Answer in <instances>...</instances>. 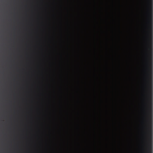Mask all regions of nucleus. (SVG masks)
<instances>
[{
  "label": "nucleus",
  "mask_w": 153,
  "mask_h": 153,
  "mask_svg": "<svg viewBox=\"0 0 153 153\" xmlns=\"http://www.w3.org/2000/svg\"><path fill=\"white\" fill-rule=\"evenodd\" d=\"M149 125H150L151 128V127H152V120H151L149 122Z\"/></svg>",
  "instance_id": "obj_7"
},
{
  "label": "nucleus",
  "mask_w": 153,
  "mask_h": 153,
  "mask_svg": "<svg viewBox=\"0 0 153 153\" xmlns=\"http://www.w3.org/2000/svg\"><path fill=\"white\" fill-rule=\"evenodd\" d=\"M152 115H91V116H149L152 117Z\"/></svg>",
  "instance_id": "obj_4"
},
{
  "label": "nucleus",
  "mask_w": 153,
  "mask_h": 153,
  "mask_svg": "<svg viewBox=\"0 0 153 153\" xmlns=\"http://www.w3.org/2000/svg\"><path fill=\"white\" fill-rule=\"evenodd\" d=\"M150 78H151V74H152V69H151V68L150 69Z\"/></svg>",
  "instance_id": "obj_6"
},
{
  "label": "nucleus",
  "mask_w": 153,
  "mask_h": 153,
  "mask_svg": "<svg viewBox=\"0 0 153 153\" xmlns=\"http://www.w3.org/2000/svg\"><path fill=\"white\" fill-rule=\"evenodd\" d=\"M151 65H152V64H151V63H150V65H151Z\"/></svg>",
  "instance_id": "obj_8"
},
{
  "label": "nucleus",
  "mask_w": 153,
  "mask_h": 153,
  "mask_svg": "<svg viewBox=\"0 0 153 153\" xmlns=\"http://www.w3.org/2000/svg\"><path fill=\"white\" fill-rule=\"evenodd\" d=\"M9 115H128V114H9Z\"/></svg>",
  "instance_id": "obj_2"
},
{
  "label": "nucleus",
  "mask_w": 153,
  "mask_h": 153,
  "mask_svg": "<svg viewBox=\"0 0 153 153\" xmlns=\"http://www.w3.org/2000/svg\"><path fill=\"white\" fill-rule=\"evenodd\" d=\"M149 144L147 143V144L149 145L150 147V153H151V150H152V135L151 133V134L150 136V138L149 139Z\"/></svg>",
  "instance_id": "obj_5"
},
{
  "label": "nucleus",
  "mask_w": 153,
  "mask_h": 153,
  "mask_svg": "<svg viewBox=\"0 0 153 153\" xmlns=\"http://www.w3.org/2000/svg\"><path fill=\"white\" fill-rule=\"evenodd\" d=\"M149 28L150 29V34L151 36L150 39V49L151 51L152 48H151V43H152V40H151V36H152V0H149Z\"/></svg>",
  "instance_id": "obj_3"
},
{
  "label": "nucleus",
  "mask_w": 153,
  "mask_h": 153,
  "mask_svg": "<svg viewBox=\"0 0 153 153\" xmlns=\"http://www.w3.org/2000/svg\"><path fill=\"white\" fill-rule=\"evenodd\" d=\"M152 87L150 86V91L149 95L145 99L144 102L141 106L142 108L145 110L151 111L152 108Z\"/></svg>",
  "instance_id": "obj_1"
}]
</instances>
